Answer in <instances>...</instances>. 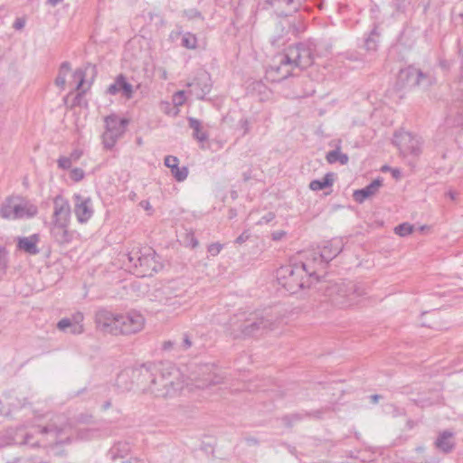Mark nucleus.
I'll list each match as a JSON object with an SVG mask.
<instances>
[{
	"instance_id": "f257e3e1",
	"label": "nucleus",
	"mask_w": 463,
	"mask_h": 463,
	"mask_svg": "<svg viewBox=\"0 0 463 463\" xmlns=\"http://www.w3.org/2000/svg\"><path fill=\"white\" fill-rule=\"evenodd\" d=\"M90 422H91L90 416H82L79 419L78 425L72 426L66 417L59 415L52 419L46 426L33 427L22 434V439L18 442L33 448L36 446L51 448L53 454L58 455L60 452L55 451L54 447L70 443L74 439V434L80 440H89L98 435L97 429L83 426Z\"/></svg>"
},
{
	"instance_id": "f03ea898",
	"label": "nucleus",
	"mask_w": 463,
	"mask_h": 463,
	"mask_svg": "<svg viewBox=\"0 0 463 463\" xmlns=\"http://www.w3.org/2000/svg\"><path fill=\"white\" fill-rule=\"evenodd\" d=\"M142 382L148 383L146 391L156 397L172 398L184 388V378L172 364H162L150 369L142 365L138 370Z\"/></svg>"
},
{
	"instance_id": "7ed1b4c3",
	"label": "nucleus",
	"mask_w": 463,
	"mask_h": 463,
	"mask_svg": "<svg viewBox=\"0 0 463 463\" xmlns=\"http://www.w3.org/2000/svg\"><path fill=\"white\" fill-rule=\"evenodd\" d=\"M314 61V49L311 43H300L289 46L283 53L275 57L269 73L275 80H281L295 75V71H302Z\"/></svg>"
},
{
	"instance_id": "20e7f679",
	"label": "nucleus",
	"mask_w": 463,
	"mask_h": 463,
	"mask_svg": "<svg viewBox=\"0 0 463 463\" xmlns=\"http://www.w3.org/2000/svg\"><path fill=\"white\" fill-rule=\"evenodd\" d=\"M144 316L137 310L116 313L101 308L95 313L97 328L112 335H130L140 332L145 326Z\"/></svg>"
},
{
	"instance_id": "39448f33",
	"label": "nucleus",
	"mask_w": 463,
	"mask_h": 463,
	"mask_svg": "<svg viewBox=\"0 0 463 463\" xmlns=\"http://www.w3.org/2000/svg\"><path fill=\"white\" fill-rule=\"evenodd\" d=\"M233 337L241 336H260L273 330L276 321L271 316H264L260 313H251L248 317L240 315L231 322Z\"/></svg>"
},
{
	"instance_id": "423d86ee",
	"label": "nucleus",
	"mask_w": 463,
	"mask_h": 463,
	"mask_svg": "<svg viewBox=\"0 0 463 463\" xmlns=\"http://www.w3.org/2000/svg\"><path fill=\"white\" fill-rule=\"evenodd\" d=\"M310 268L309 262L282 266L277 271L279 283L290 294L310 287L316 276V270Z\"/></svg>"
},
{
	"instance_id": "0eeeda50",
	"label": "nucleus",
	"mask_w": 463,
	"mask_h": 463,
	"mask_svg": "<svg viewBox=\"0 0 463 463\" xmlns=\"http://www.w3.org/2000/svg\"><path fill=\"white\" fill-rule=\"evenodd\" d=\"M326 294L333 305L340 308H346L356 305L360 298L366 292L358 283L343 281L328 286Z\"/></svg>"
},
{
	"instance_id": "6e6552de",
	"label": "nucleus",
	"mask_w": 463,
	"mask_h": 463,
	"mask_svg": "<svg viewBox=\"0 0 463 463\" xmlns=\"http://www.w3.org/2000/svg\"><path fill=\"white\" fill-rule=\"evenodd\" d=\"M127 256L129 271L137 277L152 276L160 267L151 248H133Z\"/></svg>"
},
{
	"instance_id": "1a4fd4ad",
	"label": "nucleus",
	"mask_w": 463,
	"mask_h": 463,
	"mask_svg": "<svg viewBox=\"0 0 463 463\" xmlns=\"http://www.w3.org/2000/svg\"><path fill=\"white\" fill-rule=\"evenodd\" d=\"M37 213L36 205L20 197L7 198L0 209V216L8 220L31 218Z\"/></svg>"
},
{
	"instance_id": "9d476101",
	"label": "nucleus",
	"mask_w": 463,
	"mask_h": 463,
	"mask_svg": "<svg viewBox=\"0 0 463 463\" xmlns=\"http://www.w3.org/2000/svg\"><path fill=\"white\" fill-rule=\"evenodd\" d=\"M184 291L177 281L160 283L151 292L150 299L175 310L182 304L180 298Z\"/></svg>"
},
{
	"instance_id": "9b49d317",
	"label": "nucleus",
	"mask_w": 463,
	"mask_h": 463,
	"mask_svg": "<svg viewBox=\"0 0 463 463\" xmlns=\"http://www.w3.org/2000/svg\"><path fill=\"white\" fill-rule=\"evenodd\" d=\"M105 121V131L102 134V144L106 149H112L126 131L128 120L120 118L115 114L107 116Z\"/></svg>"
},
{
	"instance_id": "f8f14e48",
	"label": "nucleus",
	"mask_w": 463,
	"mask_h": 463,
	"mask_svg": "<svg viewBox=\"0 0 463 463\" xmlns=\"http://www.w3.org/2000/svg\"><path fill=\"white\" fill-rule=\"evenodd\" d=\"M392 143L403 156H418L420 153V138L410 132L397 131L393 136Z\"/></svg>"
},
{
	"instance_id": "ddd939ff",
	"label": "nucleus",
	"mask_w": 463,
	"mask_h": 463,
	"mask_svg": "<svg viewBox=\"0 0 463 463\" xmlns=\"http://www.w3.org/2000/svg\"><path fill=\"white\" fill-rule=\"evenodd\" d=\"M191 383H187L186 387L190 389V385L196 388H205L212 384H218L222 382V378L212 372V368L208 364L199 367L198 373H193L190 377Z\"/></svg>"
},
{
	"instance_id": "4468645a",
	"label": "nucleus",
	"mask_w": 463,
	"mask_h": 463,
	"mask_svg": "<svg viewBox=\"0 0 463 463\" xmlns=\"http://www.w3.org/2000/svg\"><path fill=\"white\" fill-rule=\"evenodd\" d=\"M74 213L80 223H86L93 215L92 200L80 194H73Z\"/></svg>"
},
{
	"instance_id": "2eb2a0df",
	"label": "nucleus",
	"mask_w": 463,
	"mask_h": 463,
	"mask_svg": "<svg viewBox=\"0 0 463 463\" xmlns=\"http://www.w3.org/2000/svg\"><path fill=\"white\" fill-rule=\"evenodd\" d=\"M191 88L190 93L198 99H203L204 97L212 90V81L208 73L203 72L199 74L191 83H188Z\"/></svg>"
},
{
	"instance_id": "dca6fc26",
	"label": "nucleus",
	"mask_w": 463,
	"mask_h": 463,
	"mask_svg": "<svg viewBox=\"0 0 463 463\" xmlns=\"http://www.w3.org/2000/svg\"><path fill=\"white\" fill-rule=\"evenodd\" d=\"M71 213L69 201L61 195H57L53 199V222L69 224Z\"/></svg>"
},
{
	"instance_id": "f3484780",
	"label": "nucleus",
	"mask_w": 463,
	"mask_h": 463,
	"mask_svg": "<svg viewBox=\"0 0 463 463\" xmlns=\"http://www.w3.org/2000/svg\"><path fill=\"white\" fill-rule=\"evenodd\" d=\"M107 93L110 95L121 94L126 99H130L134 95V88L127 81L124 75L119 74L114 82L108 87Z\"/></svg>"
},
{
	"instance_id": "a211bd4d",
	"label": "nucleus",
	"mask_w": 463,
	"mask_h": 463,
	"mask_svg": "<svg viewBox=\"0 0 463 463\" xmlns=\"http://www.w3.org/2000/svg\"><path fill=\"white\" fill-rule=\"evenodd\" d=\"M320 250L322 252L321 258L328 263L342 251L343 242L339 239H333L326 241Z\"/></svg>"
},
{
	"instance_id": "6ab92c4d",
	"label": "nucleus",
	"mask_w": 463,
	"mask_h": 463,
	"mask_svg": "<svg viewBox=\"0 0 463 463\" xmlns=\"http://www.w3.org/2000/svg\"><path fill=\"white\" fill-rule=\"evenodd\" d=\"M179 160L176 156H167L165 157V165L171 169V174L177 182H183L188 175L186 166L179 167Z\"/></svg>"
},
{
	"instance_id": "aec40b11",
	"label": "nucleus",
	"mask_w": 463,
	"mask_h": 463,
	"mask_svg": "<svg viewBox=\"0 0 463 463\" xmlns=\"http://www.w3.org/2000/svg\"><path fill=\"white\" fill-rule=\"evenodd\" d=\"M321 256H322V252H321L320 248L308 250L306 252V257H305L306 260L303 263L309 262L312 267L310 269H315L316 273H317V270L325 269L326 265L327 264L326 260L322 259ZM313 279L317 281L318 277L316 275L313 278Z\"/></svg>"
},
{
	"instance_id": "412c9836",
	"label": "nucleus",
	"mask_w": 463,
	"mask_h": 463,
	"mask_svg": "<svg viewBox=\"0 0 463 463\" xmlns=\"http://www.w3.org/2000/svg\"><path fill=\"white\" fill-rule=\"evenodd\" d=\"M435 447L443 453H449L455 448L454 433L450 430L440 432L435 440Z\"/></svg>"
},
{
	"instance_id": "4be33fe9",
	"label": "nucleus",
	"mask_w": 463,
	"mask_h": 463,
	"mask_svg": "<svg viewBox=\"0 0 463 463\" xmlns=\"http://www.w3.org/2000/svg\"><path fill=\"white\" fill-rule=\"evenodd\" d=\"M382 186V180L380 179H375L373 180L371 184H369L368 185H366L364 188L363 189H359V190H355L354 192V199L357 202V203H364L367 198L374 195L379 188Z\"/></svg>"
},
{
	"instance_id": "5701e85b",
	"label": "nucleus",
	"mask_w": 463,
	"mask_h": 463,
	"mask_svg": "<svg viewBox=\"0 0 463 463\" xmlns=\"http://www.w3.org/2000/svg\"><path fill=\"white\" fill-rule=\"evenodd\" d=\"M420 70L412 66L401 70L399 80L409 87H418Z\"/></svg>"
},
{
	"instance_id": "b1692460",
	"label": "nucleus",
	"mask_w": 463,
	"mask_h": 463,
	"mask_svg": "<svg viewBox=\"0 0 463 463\" xmlns=\"http://www.w3.org/2000/svg\"><path fill=\"white\" fill-rule=\"evenodd\" d=\"M39 240L40 239L38 234H33L28 237H21L18 238L17 247L19 250H24L28 254L35 255L39 253V249L37 247Z\"/></svg>"
},
{
	"instance_id": "393cba45",
	"label": "nucleus",
	"mask_w": 463,
	"mask_h": 463,
	"mask_svg": "<svg viewBox=\"0 0 463 463\" xmlns=\"http://www.w3.org/2000/svg\"><path fill=\"white\" fill-rule=\"evenodd\" d=\"M67 226L68 224L66 223L53 222V226L52 228V234L55 241L60 244L68 243L71 239V236L69 234V232L67 231Z\"/></svg>"
},
{
	"instance_id": "a878e982",
	"label": "nucleus",
	"mask_w": 463,
	"mask_h": 463,
	"mask_svg": "<svg viewBox=\"0 0 463 463\" xmlns=\"http://www.w3.org/2000/svg\"><path fill=\"white\" fill-rule=\"evenodd\" d=\"M130 451V444L128 441H118L109 449V454L112 459L122 458Z\"/></svg>"
},
{
	"instance_id": "bb28decb",
	"label": "nucleus",
	"mask_w": 463,
	"mask_h": 463,
	"mask_svg": "<svg viewBox=\"0 0 463 463\" xmlns=\"http://www.w3.org/2000/svg\"><path fill=\"white\" fill-rule=\"evenodd\" d=\"M334 183V175L327 173L321 180H313L309 184V188L313 191H320L329 187Z\"/></svg>"
},
{
	"instance_id": "cd10ccee",
	"label": "nucleus",
	"mask_w": 463,
	"mask_h": 463,
	"mask_svg": "<svg viewBox=\"0 0 463 463\" xmlns=\"http://www.w3.org/2000/svg\"><path fill=\"white\" fill-rule=\"evenodd\" d=\"M189 127L194 130V137L198 141L203 142L208 138L206 133L203 130L202 123L194 118H188Z\"/></svg>"
},
{
	"instance_id": "c85d7f7f",
	"label": "nucleus",
	"mask_w": 463,
	"mask_h": 463,
	"mask_svg": "<svg viewBox=\"0 0 463 463\" xmlns=\"http://www.w3.org/2000/svg\"><path fill=\"white\" fill-rule=\"evenodd\" d=\"M326 160L330 164L339 162L341 165H346L348 163V156L342 153L339 149H335L327 153Z\"/></svg>"
},
{
	"instance_id": "c756f323",
	"label": "nucleus",
	"mask_w": 463,
	"mask_h": 463,
	"mask_svg": "<svg viewBox=\"0 0 463 463\" xmlns=\"http://www.w3.org/2000/svg\"><path fill=\"white\" fill-rule=\"evenodd\" d=\"M379 35L380 33L377 31V27H374L364 42L367 51H375L377 49Z\"/></svg>"
},
{
	"instance_id": "7c9ffc66",
	"label": "nucleus",
	"mask_w": 463,
	"mask_h": 463,
	"mask_svg": "<svg viewBox=\"0 0 463 463\" xmlns=\"http://www.w3.org/2000/svg\"><path fill=\"white\" fill-rule=\"evenodd\" d=\"M71 71V65L68 61H64L61 63L59 74L55 80V83L57 86L63 88L66 83V76L68 72Z\"/></svg>"
},
{
	"instance_id": "2f4dec72",
	"label": "nucleus",
	"mask_w": 463,
	"mask_h": 463,
	"mask_svg": "<svg viewBox=\"0 0 463 463\" xmlns=\"http://www.w3.org/2000/svg\"><path fill=\"white\" fill-rule=\"evenodd\" d=\"M69 321L73 322L74 325V332L75 333H83L84 327L82 325L84 316L81 312H77L71 316V317H68Z\"/></svg>"
},
{
	"instance_id": "473e14b6",
	"label": "nucleus",
	"mask_w": 463,
	"mask_h": 463,
	"mask_svg": "<svg viewBox=\"0 0 463 463\" xmlns=\"http://www.w3.org/2000/svg\"><path fill=\"white\" fill-rule=\"evenodd\" d=\"M193 345V337L189 333H184L178 341L177 351H186Z\"/></svg>"
},
{
	"instance_id": "72a5a7b5",
	"label": "nucleus",
	"mask_w": 463,
	"mask_h": 463,
	"mask_svg": "<svg viewBox=\"0 0 463 463\" xmlns=\"http://www.w3.org/2000/svg\"><path fill=\"white\" fill-rule=\"evenodd\" d=\"M435 82L434 77L430 73H425L420 71L418 87L426 90Z\"/></svg>"
},
{
	"instance_id": "f704fd0d",
	"label": "nucleus",
	"mask_w": 463,
	"mask_h": 463,
	"mask_svg": "<svg viewBox=\"0 0 463 463\" xmlns=\"http://www.w3.org/2000/svg\"><path fill=\"white\" fill-rule=\"evenodd\" d=\"M181 44L187 49H194L197 44V38L191 33H185L182 37Z\"/></svg>"
},
{
	"instance_id": "c9c22d12",
	"label": "nucleus",
	"mask_w": 463,
	"mask_h": 463,
	"mask_svg": "<svg viewBox=\"0 0 463 463\" xmlns=\"http://www.w3.org/2000/svg\"><path fill=\"white\" fill-rule=\"evenodd\" d=\"M57 328L62 332H66L68 329H70V333H71L72 335H80L81 334V333L74 332L73 322L69 321V318L61 319L57 324Z\"/></svg>"
},
{
	"instance_id": "e433bc0d",
	"label": "nucleus",
	"mask_w": 463,
	"mask_h": 463,
	"mask_svg": "<svg viewBox=\"0 0 463 463\" xmlns=\"http://www.w3.org/2000/svg\"><path fill=\"white\" fill-rule=\"evenodd\" d=\"M413 225L404 222L395 227V233L400 236H406L412 232Z\"/></svg>"
},
{
	"instance_id": "4c0bfd02",
	"label": "nucleus",
	"mask_w": 463,
	"mask_h": 463,
	"mask_svg": "<svg viewBox=\"0 0 463 463\" xmlns=\"http://www.w3.org/2000/svg\"><path fill=\"white\" fill-rule=\"evenodd\" d=\"M185 92L184 90L176 91L172 98L173 104L175 108L182 106L185 102Z\"/></svg>"
},
{
	"instance_id": "58836bf2",
	"label": "nucleus",
	"mask_w": 463,
	"mask_h": 463,
	"mask_svg": "<svg viewBox=\"0 0 463 463\" xmlns=\"http://www.w3.org/2000/svg\"><path fill=\"white\" fill-rule=\"evenodd\" d=\"M86 72L82 69H78L73 73V79L78 80L76 89L80 90L85 81Z\"/></svg>"
},
{
	"instance_id": "ea45409f",
	"label": "nucleus",
	"mask_w": 463,
	"mask_h": 463,
	"mask_svg": "<svg viewBox=\"0 0 463 463\" xmlns=\"http://www.w3.org/2000/svg\"><path fill=\"white\" fill-rule=\"evenodd\" d=\"M58 166L61 169H69L72 165V160L69 156H61L58 161Z\"/></svg>"
},
{
	"instance_id": "a19ab883",
	"label": "nucleus",
	"mask_w": 463,
	"mask_h": 463,
	"mask_svg": "<svg viewBox=\"0 0 463 463\" xmlns=\"http://www.w3.org/2000/svg\"><path fill=\"white\" fill-rule=\"evenodd\" d=\"M70 177L75 182H79L83 179L84 172L81 168H73L70 173Z\"/></svg>"
},
{
	"instance_id": "79ce46f5",
	"label": "nucleus",
	"mask_w": 463,
	"mask_h": 463,
	"mask_svg": "<svg viewBox=\"0 0 463 463\" xmlns=\"http://www.w3.org/2000/svg\"><path fill=\"white\" fill-rule=\"evenodd\" d=\"M184 14L189 20L202 18L201 13L195 8L185 10Z\"/></svg>"
},
{
	"instance_id": "37998d69",
	"label": "nucleus",
	"mask_w": 463,
	"mask_h": 463,
	"mask_svg": "<svg viewBox=\"0 0 463 463\" xmlns=\"http://www.w3.org/2000/svg\"><path fill=\"white\" fill-rule=\"evenodd\" d=\"M222 249V244H220V243H212L211 245L208 246V252L212 256H216V255H218L220 253Z\"/></svg>"
},
{
	"instance_id": "c03bdc74",
	"label": "nucleus",
	"mask_w": 463,
	"mask_h": 463,
	"mask_svg": "<svg viewBox=\"0 0 463 463\" xmlns=\"http://www.w3.org/2000/svg\"><path fill=\"white\" fill-rule=\"evenodd\" d=\"M177 345H178V342L177 341H171V340H168V341H165L163 343V349L165 351H172V350H177Z\"/></svg>"
},
{
	"instance_id": "a18cd8bd",
	"label": "nucleus",
	"mask_w": 463,
	"mask_h": 463,
	"mask_svg": "<svg viewBox=\"0 0 463 463\" xmlns=\"http://www.w3.org/2000/svg\"><path fill=\"white\" fill-rule=\"evenodd\" d=\"M25 23L26 20L24 17H17L14 22L13 27L17 31H20L25 26Z\"/></svg>"
},
{
	"instance_id": "49530a36",
	"label": "nucleus",
	"mask_w": 463,
	"mask_h": 463,
	"mask_svg": "<svg viewBox=\"0 0 463 463\" xmlns=\"http://www.w3.org/2000/svg\"><path fill=\"white\" fill-rule=\"evenodd\" d=\"M239 125L241 128L243 130V135H246L249 133L250 126V121L247 118H242L240 120Z\"/></svg>"
},
{
	"instance_id": "de8ad7c7",
	"label": "nucleus",
	"mask_w": 463,
	"mask_h": 463,
	"mask_svg": "<svg viewBox=\"0 0 463 463\" xmlns=\"http://www.w3.org/2000/svg\"><path fill=\"white\" fill-rule=\"evenodd\" d=\"M275 218V214L273 213H268L266 215H264L257 223L258 224H263V223H269Z\"/></svg>"
},
{
	"instance_id": "09e8293b",
	"label": "nucleus",
	"mask_w": 463,
	"mask_h": 463,
	"mask_svg": "<svg viewBox=\"0 0 463 463\" xmlns=\"http://www.w3.org/2000/svg\"><path fill=\"white\" fill-rule=\"evenodd\" d=\"M7 265V260L5 250H0V269H5Z\"/></svg>"
},
{
	"instance_id": "8fccbe9b",
	"label": "nucleus",
	"mask_w": 463,
	"mask_h": 463,
	"mask_svg": "<svg viewBox=\"0 0 463 463\" xmlns=\"http://www.w3.org/2000/svg\"><path fill=\"white\" fill-rule=\"evenodd\" d=\"M286 236V232L284 231H275L271 234V238L273 241H280L282 238Z\"/></svg>"
},
{
	"instance_id": "3c124183",
	"label": "nucleus",
	"mask_w": 463,
	"mask_h": 463,
	"mask_svg": "<svg viewBox=\"0 0 463 463\" xmlns=\"http://www.w3.org/2000/svg\"><path fill=\"white\" fill-rule=\"evenodd\" d=\"M250 238V233L248 232H243L237 239L235 240V243L242 244Z\"/></svg>"
},
{
	"instance_id": "603ef678",
	"label": "nucleus",
	"mask_w": 463,
	"mask_h": 463,
	"mask_svg": "<svg viewBox=\"0 0 463 463\" xmlns=\"http://www.w3.org/2000/svg\"><path fill=\"white\" fill-rule=\"evenodd\" d=\"M81 156H82V151L80 149H75L71 153L69 157L71 158L72 162H76L81 157Z\"/></svg>"
},
{
	"instance_id": "864d4df0",
	"label": "nucleus",
	"mask_w": 463,
	"mask_h": 463,
	"mask_svg": "<svg viewBox=\"0 0 463 463\" xmlns=\"http://www.w3.org/2000/svg\"><path fill=\"white\" fill-rule=\"evenodd\" d=\"M128 374L127 372H123L121 373L118 376V379H117V384L119 385L120 384V382L125 379L126 377H128Z\"/></svg>"
},
{
	"instance_id": "5fc2aeb1",
	"label": "nucleus",
	"mask_w": 463,
	"mask_h": 463,
	"mask_svg": "<svg viewBox=\"0 0 463 463\" xmlns=\"http://www.w3.org/2000/svg\"><path fill=\"white\" fill-rule=\"evenodd\" d=\"M170 107V103L165 101L161 103V109L164 110L165 113H169L168 109Z\"/></svg>"
},
{
	"instance_id": "6e6d98bb",
	"label": "nucleus",
	"mask_w": 463,
	"mask_h": 463,
	"mask_svg": "<svg viewBox=\"0 0 463 463\" xmlns=\"http://www.w3.org/2000/svg\"><path fill=\"white\" fill-rule=\"evenodd\" d=\"M159 72H160V78L162 80H167V71L165 69L160 68Z\"/></svg>"
},
{
	"instance_id": "4d7b16f0",
	"label": "nucleus",
	"mask_w": 463,
	"mask_h": 463,
	"mask_svg": "<svg viewBox=\"0 0 463 463\" xmlns=\"http://www.w3.org/2000/svg\"><path fill=\"white\" fill-rule=\"evenodd\" d=\"M380 398H381V396L378 394H373V395L370 396L371 402L373 403H377Z\"/></svg>"
},
{
	"instance_id": "13d9d810",
	"label": "nucleus",
	"mask_w": 463,
	"mask_h": 463,
	"mask_svg": "<svg viewBox=\"0 0 463 463\" xmlns=\"http://www.w3.org/2000/svg\"><path fill=\"white\" fill-rule=\"evenodd\" d=\"M140 204L146 209V210H150L151 209V205L148 202L146 201H143L140 203Z\"/></svg>"
},
{
	"instance_id": "bf43d9fd",
	"label": "nucleus",
	"mask_w": 463,
	"mask_h": 463,
	"mask_svg": "<svg viewBox=\"0 0 463 463\" xmlns=\"http://www.w3.org/2000/svg\"><path fill=\"white\" fill-rule=\"evenodd\" d=\"M448 195L449 196V198H450L451 200H455V199H456V197H457V193H456V192H453V191H449V192L448 193Z\"/></svg>"
},
{
	"instance_id": "052dcab7",
	"label": "nucleus",
	"mask_w": 463,
	"mask_h": 463,
	"mask_svg": "<svg viewBox=\"0 0 463 463\" xmlns=\"http://www.w3.org/2000/svg\"><path fill=\"white\" fill-rule=\"evenodd\" d=\"M124 463H141V461L139 459H137V458H130L129 460H128Z\"/></svg>"
},
{
	"instance_id": "680f3d73",
	"label": "nucleus",
	"mask_w": 463,
	"mask_h": 463,
	"mask_svg": "<svg viewBox=\"0 0 463 463\" xmlns=\"http://www.w3.org/2000/svg\"><path fill=\"white\" fill-rule=\"evenodd\" d=\"M440 66H441L442 68H444V69H447V68H449V63H448V61H440Z\"/></svg>"
},
{
	"instance_id": "e2e57ef3",
	"label": "nucleus",
	"mask_w": 463,
	"mask_h": 463,
	"mask_svg": "<svg viewBox=\"0 0 463 463\" xmlns=\"http://www.w3.org/2000/svg\"><path fill=\"white\" fill-rule=\"evenodd\" d=\"M61 1L62 0H48L49 4H51L52 5H56L57 4H59Z\"/></svg>"
},
{
	"instance_id": "0e129e2a",
	"label": "nucleus",
	"mask_w": 463,
	"mask_h": 463,
	"mask_svg": "<svg viewBox=\"0 0 463 463\" xmlns=\"http://www.w3.org/2000/svg\"><path fill=\"white\" fill-rule=\"evenodd\" d=\"M392 175L394 177H398L400 175V171L398 169H393L392 170Z\"/></svg>"
},
{
	"instance_id": "69168bd1",
	"label": "nucleus",
	"mask_w": 463,
	"mask_h": 463,
	"mask_svg": "<svg viewBox=\"0 0 463 463\" xmlns=\"http://www.w3.org/2000/svg\"><path fill=\"white\" fill-rule=\"evenodd\" d=\"M458 55L463 59V48L458 45Z\"/></svg>"
},
{
	"instance_id": "338daca9",
	"label": "nucleus",
	"mask_w": 463,
	"mask_h": 463,
	"mask_svg": "<svg viewBox=\"0 0 463 463\" xmlns=\"http://www.w3.org/2000/svg\"><path fill=\"white\" fill-rule=\"evenodd\" d=\"M109 406H110V402H106L104 403V405H103L104 410H107L108 408H109Z\"/></svg>"
},
{
	"instance_id": "774afa93",
	"label": "nucleus",
	"mask_w": 463,
	"mask_h": 463,
	"mask_svg": "<svg viewBox=\"0 0 463 463\" xmlns=\"http://www.w3.org/2000/svg\"><path fill=\"white\" fill-rule=\"evenodd\" d=\"M416 450L419 452H422L424 450V447H418Z\"/></svg>"
}]
</instances>
